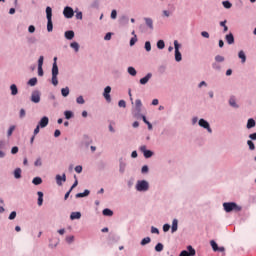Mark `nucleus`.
Listing matches in <instances>:
<instances>
[{"label":"nucleus","instance_id":"nucleus-3","mask_svg":"<svg viewBox=\"0 0 256 256\" xmlns=\"http://www.w3.org/2000/svg\"><path fill=\"white\" fill-rule=\"evenodd\" d=\"M46 18H47V31L51 33L53 31V9L49 6L46 7Z\"/></svg>","mask_w":256,"mask_h":256},{"label":"nucleus","instance_id":"nucleus-18","mask_svg":"<svg viewBox=\"0 0 256 256\" xmlns=\"http://www.w3.org/2000/svg\"><path fill=\"white\" fill-rule=\"evenodd\" d=\"M64 37L71 41L75 37V32L73 30H68L65 32Z\"/></svg>","mask_w":256,"mask_h":256},{"label":"nucleus","instance_id":"nucleus-25","mask_svg":"<svg viewBox=\"0 0 256 256\" xmlns=\"http://www.w3.org/2000/svg\"><path fill=\"white\" fill-rule=\"evenodd\" d=\"M255 125H256L255 119H253V118L248 119L247 129H253V127H255Z\"/></svg>","mask_w":256,"mask_h":256},{"label":"nucleus","instance_id":"nucleus-48","mask_svg":"<svg viewBox=\"0 0 256 256\" xmlns=\"http://www.w3.org/2000/svg\"><path fill=\"white\" fill-rule=\"evenodd\" d=\"M212 68L215 69V71H221V65H219L217 62L212 64Z\"/></svg>","mask_w":256,"mask_h":256},{"label":"nucleus","instance_id":"nucleus-40","mask_svg":"<svg viewBox=\"0 0 256 256\" xmlns=\"http://www.w3.org/2000/svg\"><path fill=\"white\" fill-rule=\"evenodd\" d=\"M223 61H225V57H223L221 55H216L215 56V62L216 63H223Z\"/></svg>","mask_w":256,"mask_h":256},{"label":"nucleus","instance_id":"nucleus-2","mask_svg":"<svg viewBox=\"0 0 256 256\" xmlns=\"http://www.w3.org/2000/svg\"><path fill=\"white\" fill-rule=\"evenodd\" d=\"M223 208L226 213H231V211H235L236 213H239V211H242V207L237 205L235 202H224Z\"/></svg>","mask_w":256,"mask_h":256},{"label":"nucleus","instance_id":"nucleus-14","mask_svg":"<svg viewBox=\"0 0 256 256\" xmlns=\"http://www.w3.org/2000/svg\"><path fill=\"white\" fill-rule=\"evenodd\" d=\"M65 181H67V176L65 174H62V176L59 174L56 175V183L59 187H61Z\"/></svg>","mask_w":256,"mask_h":256},{"label":"nucleus","instance_id":"nucleus-8","mask_svg":"<svg viewBox=\"0 0 256 256\" xmlns=\"http://www.w3.org/2000/svg\"><path fill=\"white\" fill-rule=\"evenodd\" d=\"M198 125L200 127H203V129H206L208 133H213V129H211V125H209V122H207V120L201 118L198 122Z\"/></svg>","mask_w":256,"mask_h":256},{"label":"nucleus","instance_id":"nucleus-5","mask_svg":"<svg viewBox=\"0 0 256 256\" xmlns=\"http://www.w3.org/2000/svg\"><path fill=\"white\" fill-rule=\"evenodd\" d=\"M143 108V103L141 102V99H137L135 101V106L132 109V114L134 117H139L141 115V109Z\"/></svg>","mask_w":256,"mask_h":256},{"label":"nucleus","instance_id":"nucleus-4","mask_svg":"<svg viewBox=\"0 0 256 256\" xmlns=\"http://www.w3.org/2000/svg\"><path fill=\"white\" fill-rule=\"evenodd\" d=\"M135 189L140 193H145L149 189V182L147 180H138Z\"/></svg>","mask_w":256,"mask_h":256},{"label":"nucleus","instance_id":"nucleus-32","mask_svg":"<svg viewBox=\"0 0 256 256\" xmlns=\"http://www.w3.org/2000/svg\"><path fill=\"white\" fill-rule=\"evenodd\" d=\"M21 173H22L21 168H16L14 170V177H15V179H21Z\"/></svg>","mask_w":256,"mask_h":256},{"label":"nucleus","instance_id":"nucleus-56","mask_svg":"<svg viewBox=\"0 0 256 256\" xmlns=\"http://www.w3.org/2000/svg\"><path fill=\"white\" fill-rule=\"evenodd\" d=\"M15 217H17V212L12 211V212L10 213L8 219H10V221H13V219H15Z\"/></svg>","mask_w":256,"mask_h":256},{"label":"nucleus","instance_id":"nucleus-49","mask_svg":"<svg viewBox=\"0 0 256 256\" xmlns=\"http://www.w3.org/2000/svg\"><path fill=\"white\" fill-rule=\"evenodd\" d=\"M137 43V35H134V37L131 38L130 40V47H133Z\"/></svg>","mask_w":256,"mask_h":256},{"label":"nucleus","instance_id":"nucleus-50","mask_svg":"<svg viewBox=\"0 0 256 256\" xmlns=\"http://www.w3.org/2000/svg\"><path fill=\"white\" fill-rule=\"evenodd\" d=\"M73 241H75V236H67L66 237V243H73Z\"/></svg>","mask_w":256,"mask_h":256},{"label":"nucleus","instance_id":"nucleus-62","mask_svg":"<svg viewBox=\"0 0 256 256\" xmlns=\"http://www.w3.org/2000/svg\"><path fill=\"white\" fill-rule=\"evenodd\" d=\"M111 19H117V10H112Z\"/></svg>","mask_w":256,"mask_h":256},{"label":"nucleus","instance_id":"nucleus-52","mask_svg":"<svg viewBox=\"0 0 256 256\" xmlns=\"http://www.w3.org/2000/svg\"><path fill=\"white\" fill-rule=\"evenodd\" d=\"M113 36V33L108 32L105 36H104V41H111V37Z\"/></svg>","mask_w":256,"mask_h":256},{"label":"nucleus","instance_id":"nucleus-10","mask_svg":"<svg viewBox=\"0 0 256 256\" xmlns=\"http://www.w3.org/2000/svg\"><path fill=\"white\" fill-rule=\"evenodd\" d=\"M110 93H111V86H107L103 92V97L107 101V103H111V94Z\"/></svg>","mask_w":256,"mask_h":256},{"label":"nucleus","instance_id":"nucleus-20","mask_svg":"<svg viewBox=\"0 0 256 256\" xmlns=\"http://www.w3.org/2000/svg\"><path fill=\"white\" fill-rule=\"evenodd\" d=\"M229 105L230 107H234V109H239V104H237V100L235 99V97H231L229 99Z\"/></svg>","mask_w":256,"mask_h":256},{"label":"nucleus","instance_id":"nucleus-60","mask_svg":"<svg viewBox=\"0 0 256 256\" xmlns=\"http://www.w3.org/2000/svg\"><path fill=\"white\" fill-rule=\"evenodd\" d=\"M75 171H76V173H82V171H83V166H81V165L76 166V167H75Z\"/></svg>","mask_w":256,"mask_h":256},{"label":"nucleus","instance_id":"nucleus-54","mask_svg":"<svg viewBox=\"0 0 256 256\" xmlns=\"http://www.w3.org/2000/svg\"><path fill=\"white\" fill-rule=\"evenodd\" d=\"M145 50L147 52L151 51V42H149V41L145 42Z\"/></svg>","mask_w":256,"mask_h":256},{"label":"nucleus","instance_id":"nucleus-1","mask_svg":"<svg viewBox=\"0 0 256 256\" xmlns=\"http://www.w3.org/2000/svg\"><path fill=\"white\" fill-rule=\"evenodd\" d=\"M53 65H52V85H54V87H57V85H59V80L57 78V76L59 75V66H57V57H54L53 59Z\"/></svg>","mask_w":256,"mask_h":256},{"label":"nucleus","instance_id":"nucleus-45","mask_svg":"<svg viewBox=\"0 0 256 256\" xmlns=\"http://www.w3.org/2000/svg\"><path fill=\"white\" fill-rule=\"evenodd\" d=\"M222 4L225 9H231V7H233V4H231L229 1H224Z\"/></svg>","mask_w":256,"mask_h":256},{"label":"nucleus","instance_id":"nucleus-33","mask_svg":"<svg viewBox=\"0 0 256 256\" xmlns=\"http://www.w3.org/2000/svg\"><path fill=\"white\" fill-rule=\"evenodd\" d=\"M38 195V205L39 207H41V205H43V192L39 191L37 192Z\"/></svg>","mask_w":256,"mask_h":256},{"label":"nucleus","instance_id":"nucleus-17","mask_svg":"<svg viewBox=\"0 0 256 256\" xmlns=\"http://www.w3.org/2000/svg\"><path fill=\"white\" fill-rule=\"evenodd\" d=\"M92 143H93V140H91L89 136L87 135L83 136L82 145H84L85 147H89V145Z\"/></svg>","mask_w":256,"mask_h":256},{"label":"nucleus","instance_id":"nucleus-21","mask_svg":"<svg viewBox=\"0 0 256 256\" xmlns=\"http://www.w3.org/2000/svg\"><path fill=\"white\" fill-rule=\"evenodd\" d=\"M90 193H91V191H89V190H84L83 193H78V194H76V199H81V198H83V197H89Z\"/></svg>","mask_w":256,"mask_h":256},{"label":"nucleus","instance_id":"nucleus-53","mask_svg":"<svg viewBox=\"0 0 256 256\" xmlns=\"http://www.w3.org/2000/svg\"><path fill=\"white\" fill-rule=\"evenodd\" d=\"M43 61H45V57L40 56L38 59V67H43Z\"/></svg>","mask_w":256,"mask_h":256},{"label":"nucleus","instance_id":"nucleus-30","mask_svg":"<svg viewBox=\"0 0 256 256\" xmlns=\"http://www.w3.org/2000/svg\"><path fill=\"white\" fill-rule=\"evenodd\" d=\"M69 93H70L69 87H65L61 89L62 97H69Z\"/></svg>","mask_w":256,"mask_h":256},{"label":"nucleus","instance_id":"nucleus-19","mask_svg":"<svg viewBox=\"0 0 256 256\" xmlns=\"http://www.w3.org/2000/svg\"><path fill=\"white\" fill-rule=\"evenodd\" d=\"M177 229H179V220L173 219L172 227H171L172 233H175L177 231Z\"/></svg>","mask_w":256,"mask_h":256},{"label":"nucleus","instance_id":"nucleus-63","mask_svg":"<svg viewBox=\"0 0 256 256\" xmlns=\"http://www.w3.org/2000/svg\"><path fill=\"white\" fill-rule=\"evenodd\" d=\"M201 35L204 37V39H209V32L207 31H202Z\"/></svg>","mask_w":256,"mask_h":256},{"label":"nucleus","instance_id":"nucleus-64","mask_svg":"<svg viewBox=\"0 0 256 256\" xmlns=\"http://www.w3.org/2000/svg\"><path fill=\"white\" fill-rule=\"evenodd\" d=\"M25 115H26L25 109H21L20 114H19L20 119H23V117H25Z\"/></svg>","mask_w":256,"mask_h":256},{"label":"nucleus","instance_id":"nucleus-58","mask_svg":"<svg viewBox=\"0 0 256 256\" xmlns=\"http://www.w3.org/2000/svg\"><path fill=\"white\" fill-rule=\"evenodd\" d=\"M6 146L7 142H5V140H0V150L5 149Z\"/></svg>","mask_w":256,"mask_h":256},{"label":"nucleus","instance_id":"nucleus-35","mask_svg":"<svg viewBox=\"0 0 256 256\" xmlns=\"http://www.w3.org/2000/svg\"><path fill=\"white\" fill-rule=\"evenodd\" d=\"M70 47H71V49H74L75 53H79V43H77V42H72V43L70 44Z\"/></svg>","mask_w":256,"mask_h":256},{"label":"nucleus","instance_id":"nucleus-59","mask_svg":"<svg viewBox=\"0 0 256 256\" xmlns=\"http://www.w3.org/2000/svg\"><path fill=\"white\" fill-rule=\"evenodd\" d=\"M171 229V225H169V224H164L163 225V231H164V233H167V231H169Z\"/></svg>","mask_w":256,"mask_h":256},{"label":"nucleus","instance_id":"nucleus-46","mask_svg":"<svg viewBox=\"0 0 256 256\" xmlns=\"http://www.w3.org/2000/svg\"><path fill=\"white\" fill-rule=\"evenodd\" d=\"M155 251H157L158 253H161V251H163V244L158 243V244L155 246Z\"/></svg>","mask_w":256,"mask_h":256},{"label":"nucleus","instance_id":"nucleus-37","mask_svg":"<svg viewBox=\"0 0 256 256\" xmlns=\"http://www.w3.org/2000/svg\"><path fill=\"white\" fill-rule=\"evenodd\" d=\"M33 185H41V183H43V179H41V177H35L32 180Z\"/></svg>","mask_w":256,"mask_h":256},{"label":"nucleus","instance_id":"nucleus-43","mask_svg":"<svg viewBox=\"0 0 256 256\" xmlns=\"http://www.w3.org/2000/svg\"><path fill=\"white\" fill-rule=\"evenodd\" d=\"M157 47H158V49H165V41L159 40L157 42Z\"/></svg>","mask_w":256,"mask_h":256},{"label":"nucleus","instance_id":"nucleus-22","mask_svg":"<svg viewBox=\"0 0 256 256\" xmlns=\"http://www.w3.org/2000/svg\"><path fill=\"white\" fill-rule=\"evenodd\" d=\"M70 219L71 221H75V219H81V212H72Z\"/></svg>","mask_w":256,"mask_h":256},{"label":"nucleus","instance_id":"nucleus-15","mask_svg":"<svg viewBox=\"0 0 256 256\" xmlns=\"http://www.w3.org/2000/svg\"><path fill=\"white\" fill-rule=\"evenodd\" d=\"M225 39L228 45H233V43H235V36H233V33L231 32L225 36Z\"/></svg>","mask_w":256,"mask_h":256},{"label":"nucleus","instance_id":"nucleus-38","mask_svg":"<svg viewBox=\"0 0 256 256\" xmlns=\"http://www.w3.org/2000/svg\"><path fill=\"white\" fill-rule=\"evenodd\" d=\"M210 245H211L213 251H219V246L217 245V242H215V240H211Z\"/></svg>","mask_w":256,"mask_h":256},{"label":"nucleus","instance_id":"nucleus-55","mask_svg":"<svg viewBox=\"0 0 256 256\" xmlns=\"http://www.w3.org/2000/svg\"><path fill=\"white\" fill-rule=\"evenodd\" d=\"M118 107H123L125 109V107H127V103L125 102V100H120L118 102Z\"/></svg>","mask_w":256,"mask_h":256},{"label":"nucleus","instance_id":"nucleus-6","mask_svg":"<svg viewBox=\"0 0 256 256\" xmlns=\"http://www.w3.org/2000/svg\"><path fill=\"white\" fill-rule=\"evenodd\" d=\"M174 49H175V61H177V63L183 61V56L179 51V49H181V44H179V41L177 40L174 41Z\"/></svg>","mask_w":256,"mask_h":256},{"label":"nucleus","instance_id":"nucleus-34","mask_svg":"<svg viewBox=\"0 0 256 256\" xmlns=\"http://www.w3.org/2000/svg\"><path fill=\"white\" fill-rule=\"evenodd\" d=\"M128 73L132 77H135L137 75V70H135V68L133 66H130V67H128Z\"/></svg>","mask_w":256,"mask_h":256},{"label":"nucleus","instance_id":"nucleus-36","mask_svg":"<svg viewBox=\"0 0 256 256\" xmlns=\"http://www.w3.org/2000/svg\"><path fill=\"white\" fill-rule=\"evenodd\" d=\"M149 243H151V238L150 237H145L141 240L140 244L142 246H145V245H149Z\"/></svg>","mask_w":256,"mask_h":256},{"label":"nucleus","instance_id":"nucleus-16","mask_svg":"<svg viewBox=\"0 0 256 256\" xmlns=\"http://www.w3.org/2000/svg\"><path fill=\"white\" fill-rule=\"evenodd\" d=\"M153 77V74L148 73L145 77L140 79V85H147L149 83V80Z\"/></svg>","mask_w":256,"mask_h":256},{"label":"nucleus","instance_id":"nucleus-12","mask_svg":"<svg viewBox=\"0 0 256 256\" xmlns=\"http://www.w3.org/2000/svg\"><path fill=\"white\" fill-rule=\"evenodd\" d=\"M47 125H49V117L43 116L38 122V127H40L41 129H45Z\"/></svg>","mask_w":256,"mask_h":256},{"label":"nucleus","instance_id":"nucleus-47","mask_svg":"<svg viewBox=\"0 0 256 256\" xmlns=\"http://www.w3.org/2000/svg\"><path fill=\"white\" fill-rule=\"evenodd\" d=\"M141 173H142L143 175H146V173H149V166L144 165V166L142 167V169H141Z\"/></svg>","mask_w":256,"mask_h":256},{"label":"nucleus","instance_id":"nucleus-28","mask_svg":"<svg viewBox=\"0 0 256 256\" xmlns=\"http://www.w3.org/2000/svg\"><path fill=\"white\" fill-rule=\"evenodd\" d=\"M103 215L105 217H113V212L111 209H108V208H105L103 211H102Z\"/></svg>","mask_w":256,"mask_h":256},{"label":"nucleus","instance_id":"nucleus-41","mask_svg":"<svg viewBox=\"0 0 256 256\" xmlns=\"http://www.w3.org/2000/svg\"><path fill=\"white\" fill-rule=\"evenodd\" d=\"M28 85H30V87H35V85H37V78H31L28 81Z\"/></svg>","mask_w":256,"mask_h":256},{"label":"nucleus","instance_id":"nucleus-61","mask_svg":"<svg viewBox=\"0 0 256 256\" xmlns=\"http://www.w3.org/2000/svg\"><path fill=\"white\" fill-rule=\"evenodd\" d=\"M151 233H153V234L156 233V235H159V229H157L155 226H152L151 227Z\"/></svg>","mask_w":256,"mask_h":256},{"label":"nucleus","instance_id":"nucleus-23","mask_svg":"<svg viewBox=\"0 0 256 256\" xmlns=\"http://www.w3.org/2000/svg\"><path fill=\"white\" fill-rule=\"evenodd\" d=\"M238 57L241 59V63H245L247 61V56L243 50L239 51Z\"/></svg>","mask_w":256,"mask_h":256},{"label":"nucleus","instance_id":"nucleus-51","mask_svg":"<svg viewBox=\"0 0 256 256\" xmlns=\"http://www.w3.org/2000/svg\"><path fill=\"white\" fill-rule=\"evenodd\" d=\"M35 167H41L43 165V162L41 161V158H37L34 162Z\"/></svg>","mask_w":256,"mask_h":256},{"label":"nucleus","instance_id":"nucleus-9","mask_svg":"<svg viewBox=\"0 0 256 256\" xmlns=\"http://www.w3.org/2000/svg\"><path fill=\"white\" fill-rule=\"evenodd\" d=\"M64 17L66 19H73V16L75 15V11H73V8L66 6L63 11Z\"/></svg>","mask_w":256,"mask_h":256},{"label":"nucleus","instance_id":"nucleus-39","mask_svg":"<svg viewBox=\"0 0 256 256\" xmlns=\"http://www.w3.org/2000/svg\"><path fill=\"white\" fill-rule=\"evenodd\" d=\"M76 103H78V105H85V99L83 98V96L77 97Z\"/></svg>","mask_w":256,"mask_h":256},{"label":"nucleus","instance_id":"nucleus-27","mask_svg":"<svg viewBox=\"0 0 256 256\" xmlns=\"http://www.w3.org/2000/svg\"><path fill=\"white\" fill-rule=\"evenodd\" d=\"M144 21H145L147 27H149V29L153 30V19H151V18H144Z\"/></svg>","mask_w":256,"mask_h":256},{"label":"nucleus","instance_id":"nucleus-29","mask_svg":"<svg viewBox=\"0 0 256 256\" xmlns=\"http://www.w3.org/2000/svg\"><path fill=\"white\" fill-rule=\"evenodd\" d=\"M220 27H223V33H227V31H229V27L227 26V20L221 21Z\"/></svg>","mask_w":256,"mask_h":256},{"label":"nucleus","instance_id":"nucleus-26","mask_svg":"<svg viewBox=\"0 0 256 256\" xmlns=\"http://www.w3.org/2000/svg\"><path fill=\"white\" fill-rule=\"evenodd\" d=\"M64 117L65 119H73L74 117L73 111L71 110L64 111Z\"/></svg>","mask_w":256,"mask_h":256},{"label":"nucleus","instance_id":"nucleus-24","mask_svg":"<svg viewBox=\"0 0 256 256\" xmlns=\"http://www.w3.org/2000/svg\"><path fill=\"white\" fill-rule=\"evenodd\" d=\"M125 167H127V163H125L123 160H120L119 172L120 173H125Z\"/></svg>","mask_w":256,"mask_h":256},{"label":"nucleus","instance_id":"nucleus-44","mask_svg":"<svg viewBox=\"0 0 256 256\" xmlns=\"http://www.w3.org/2000/svg\"><path fill=\"white\" fill-rule=\"evenodd\" d=\"M13 131H15V125H12L9 127V129L7 131V136L11 137V135H13Z\"/></svg>","mask_w":256,"mask_h":256},{"label":"nucleus","instance_id":"nucleus-7","mask_svg":"<svg viewBox=\"0 0 256 256\" xmlns=\"http://www.w3.org/2000/svg\"><path fill=\"white\" fill-rule=\"evenodd\" d=\"M139 150L141 153H143L145 159H151V157L154 155L153 151L147 150V146L145 145L140 146Z\"/></svg>","mask_w":256,"mask_h":256},{"label":"nucleus","instance_id":"nucleus-57","mask_svg":"<svg viewBox=\"0 0 256 256\" xmlns=\"http://www.w3.org/2000/svg\"><path fill=\"white\" fill-rule=\"evenodd\" d=\"M39 131H41V128L39 125H37L33 132L34 137H36V135H39Z\"/></svg>","mask_w":256,"mask_h":256},{"label":"nucleus","instance_id":"nucleus-31","mask_svg":"<svg viewBox=\"0 0 256 256\" xmlns=\"http://www.w3.org/2000/svg\"><path fill=\"white\" fill-rule=\"evenodd\" d=\"M10 91H11V95H17V93H19V89H17V85L12 84L10 86Z\"/></svg>","mask_w":256,"mask_h":256},{"label":"nucleus","instance_id":"nucleus-13","mask_svg":"<svg viewBox=\"0 0 256 256\" xmlns=\"http://www.w3.org/2000/svg\"><path fill=\"white\" fill-rule=\"evenodd\" d=\"M188 251L183 250L179 256H194L196 253L193 246H188Z\"/></svg>","mask_w":256,"mask_h":256},{"label":"nucleus","instance_id":"nucleus-11","mask_svg":"<svg viewBox=\"0 0 256 256\" xmlns=\"http://www.w3.org/2000/svg\"><path fill=\"white\" fill-rule=\"evenodd\" d=\"M31 101L32 103H39L41 101V92L39 91L32 92Z\"/></svg>","mask_w":256,"mask_h":256},{"label":"nucleus","instance_id":"nucleus-42","mask_svg":"<svg viewBox=\"0 0 256 256\" xmlns=\"http://www.w3.org/2000/svg\"><path fill=\"white\" fill-rule=\"evenodd\" d=\"M247 145H248L250 151H255V143H253L251 140H248Z\"/></svg>","mask_w":256,"mask_h":256}]
</instances>
